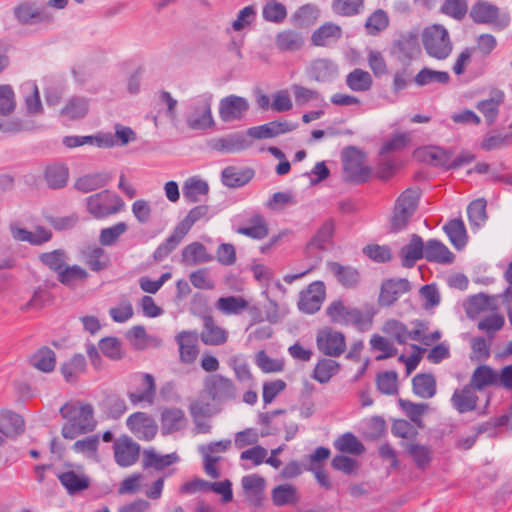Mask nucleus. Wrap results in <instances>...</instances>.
<instances>
[{
  "label": "nucleus",
  "mask_w": 512,
  "mask_h": 512,
  "mask_svg": "<svg viewBox=\"0 0 512 512\" xmlns=\"http://www.w3.org/2000/svg\"><path fill=\"white\" fill-rule=\"evenodd\" d=\"M238 234L247 236L255 240H262L269 234L267 221L260 214H254L247 220L246 226H240L235 229Z\"/></svg>",
  "instance_id": "33"
},
{
  "label": "nucleus",
  "mask_w": 512,
  "mask_h": 512,
  "mask_svg": "<svg viewBox=\"0 0 512 512\" xmlns=\"http://www.w3.org/2000/svg\"><path fill=\"white\" fill-rule=\"evenodd\" d=\"M340 368V364L332 359L323 358L319 360L314 368L312 377L319 383H327Z\"/></svg>",
  "instance_id": "57"
},
{
  "label": "nucleus",
  "mask_w": 512,
  "mask_h": 512,
  "mask_svg": "<svg viewBox=\"0 0 512 512\" xmlns=\"http://www.w3.org/2000/svg\"><path fill=\"white\" fill-rule=\"evenodd\" d=\"M326 288L322 281L309 284L306 290L300 293L298 307L307 314H314L320 310L325 299Z\"/></svg>",
  "instance_id": "11"
},
{
  "label": "nucleus",
  "mask_w": 512,
  "mask_h": 512,
  "mask_svg": "<svg viewBox=\"0 0 512 512\" xmlns=\"http://www.w3.org/2000/svg\"><path fill=\"white\" fill-rule=\"evenodd\" d=\"M88 272L78 265H66L64 269L58 273L57 280L66 286L72 285L76 281H85L88 278Z\"/></svg>",
  "instance_id": "64"
},
{
  "label": "nucleus",
  "mask_w": 512,
  "mask_h": 512,
  "mask_svg": "<svg viewBox=\"0 0 512 512\" xmlns=\"http://www.w3.org/2000/svg\"><path fill=\"white\" fill-rule=\"evenodd\" d=\"M473 22L477 24H498L500 10L499 7L484 0L476 1L469 12Z\"/></svg>",
  "instance_id": "22"
},
{
  "label": "nucleus",
  "mask_w": 512,
  "mask_h": 512,
  "mask_svg": "<svg viewBox=\"0 0 512 512\" xmlns=\"http://www.w3.org/2000/svg\"><path fill=\"white\" fill-rule=\"evenodd\" d=\"M505 94L502 90L494 89L490 97L479 101L476 108L483 114L488 125H492L499 114V106L504 102Z\"/></svg>",
  "instance_id": "27"
},
{
  "label": "nucleus",
  "mask_w": 512,
  "mask_h": 512,
  "mask_svg": "<svg viewBox=\"0 0 512 512\" xmlns=\"http://www.w3.org/2000/svg\"><path fill=\"white\" fill-rule=\"evenodd\" d=\"M111 177L106 173H93L79 177L74 182V188L82 193H89L106 186Z\"/></svg>",
  "instance_id": "40"
},
{
  "label": "nucleus",
  "mask_w": 512,
  "mask_h": 512,
  "mask_svg": "<svg viewBox=\"0 0 512 512\" xmlns=\"http://www.w3.org/2000/svg\"><path fill=\"white\" fill-rule=\"evenodd\" d=\"M372 84L370 73L360 68L354 69L346 76V85L355 92H366L370 90Z\"/></svg>",
  "instance_id": "52"
},
{
  "label": "nucleus",
  "mask_w": 512,
  "mask_h": 512,
  "mask_svg": "<svg viewBox=\"0 0 512 512\" xmlns=\"http://www.w3.org/2000/svg\"><path fill=\"white\" fill-rule=\"evenodd\" d=\"M307 73L315 81L327 82L337 74V66L329 59L319 58L311 62Z\"/></svg>",
  "instance_id": "32"
},
{
  "label": "nucleus",
  "mask_w": 512,
  "mask_h": 512,
  "mask_svg": "<svg viewBox=\"0 0 512 512\" xmlns=\"http://www.w3.org/2000/svg\"><path fill=\"white\" fill-rule=\"evenodd\" d=\"M334 448L341 454L361 455L365 452L364 444L351 432L340 435L333 442Z\"/></svg>",
  "instance_id": "42"
},
{
  "label": "nucleus",
  "mask_w": 512,
  "mask_h": 512,
  "mask_svg": "<svg viewBox=\"0 0 512 512\" xmlns=\"http://www.w3.org/2000/svg\"><path fill=\"white\" fill-rule=\"evenodd\" d=\"M410 289V283L405 278L387 279L381 284L378 303L380 306L389 307L393 305L401 295L409 292Z\"/></svg>",
  "instance_id": "15"
},
{
  "label": "nucleus",
  "mask_w": 512,
  "mask_h": 512,
  "mask_svg": "<svg viewBox=\"0 0 512 512\" xmlns=\"http://www.w3.org/2000/svg\"><path fill=\"white\" fill-rule=\"evenodd\" d=\"M201 341L206 345H221L227 340V333L217 326L212 316L203 317V329L200 334Z\"/></svg>",
  "instance_id": "34"
},
{
  "label": "nucleus",
  "mask_w": 512,
  "mask_h": 512,
  "mask_svg": "<svg viewBox=\"0 0 512 512\" xmlns=\"http://www.w3.org/2000/svg\"><path fill=\"white\" fill-rule=\"evenodd\" d=\"M252 142L242 132H234L225 136L212 139L209 146L212 150L221 153L233 154L246 150Z\"/></svg>",
  "instance_id": "12"
},
{
  "label": "nucleus",
  "mask_w": 512,
  "mask_h": 512,
  "mask_svg": "<svg viewBox=\"0 0 512 512\" xmlns=\"http://www.w3.org/2000/svg\"><path fill=\"white\" fill-rule=\"evenodd\" d=\"M335 231V221L332 218H329L324 221V223L319 227L316 234L308 243V246L314 247L320 250L326 248V244L329 243L334 235Z\"/></svg>",
  "instance_id": "56"
},
{
  "label": "nucleus",
  "mask_w": 512,
  "mask_h": 512,
  "mask_svg": "<svg viewBox=\"0 0 512 512\" xmlns=\"http://www.w3.org/2000/svg\"><path fill=\"white\" fill-rule=\"evenodd\" d=\"M57 478L70 495L82 492L90 486V478L83 472L68 470L57 474Z\"/></svg>",
  "instance_id": "24"
},
{
  "label": "nucleus",
  "mask_w": 512,
  "mask_h": 512,
  "mask_svg": "<svg viewBox=\"0 0 512 512\" xmlns=\"http://www.w3.org/2000/svg\"><path fill=\"white\" fill-rule=\"evenodd\" d=\"M417 153L424 162L449 170L450 152L438 147H429L419 150Z\"/></svg>",
  "instance_id": "53"
},
{
  "label": "nucleus",
  "mask_w": 512,
  "mask_h": 512,
  "mask_svg": "<svg viewBox=\"0 0 512 512\" xmlns=\"http://www.w3.org/2000/svg\"><path fill=\"white\" fill-rule=\"evenodd\" d=\"M249 109L248 101L240 96L229 95L220 100L219 116L224 122L240 120Z\"/></svg>",
  "instance_id": "17"
},
{
  "label": "nucleus",
  "mask_w": 512,
  "mask_h": 512,
  "mask_svg": "<svg viewBox=\"0 0 512 512\" xmlns=\"http://www.w3.org/2000/svg\"><path fill=\"white\" fill-rule=\"evenodd\" d=\"M249 303L240 296L221 297L216 302V308L226 315L240 314Z\"/></svg>",
  "instance_id": "59"
},
{
  "label": "nucleus",
  "mask_w": 512,
  "mask_h": 512,
  "mask_svg": "<svg viewBox=\"0 0 512 512\" xmlns=\"http://www.w3.org/2000/svg\"><path fill=\"white\" fill-rule=\"evenodd\" d=\"M14 15L22 25H32L48 20V16L43 11L28 3L15 7Z\"/></svg>",
  "instance_id": "43"
},
{
  "label": "nucleus",
  "mask_w": 512,
  "mask_h": 512,
  "mask_svg": "<svg viewBox=\"0 0 512 512\" xmlns=\"http://www.w3.org/2000/svg\"><path fill=\"white\" fill-rule=\"evenodd\" d=\"M390 55L402 66H410L421 55L418 34L412 31L400 33L392 41Z\"/></svg>",
  "instance_id": "7"
},
{
  "label": "nucleus",
  "mask_w": 512,
  "mask_h": 512,
  "mask_svg": "<svg viewBox=\"0 0 512 512\" xmlns=\"http://www.w3.org/2000/svg\"><path fill=\"white\" fill-rule=\"evenodd\" d=\"M212 100L213 95L209 92L191 100L185 119L190 129L204 131L215 125L211 111Z\"/></svg>",
  "instance_id": "4"
},
{
  "label": "nucleus",
  "mask_w": 512,
  "mask_h": 512,
  "mask_svg": "<svg viewBox=\"0 0 512 512\" xmlns=\"http://www.w3.org/2000/svg\"><path fill=\"white\" fill-rule=\"evenodd\" d=\"M213 260L206 247L198 241L186 245L181 251V263L185 266H196Z\"/></svg>",
  "instance_id": "25"
},
{
  "label": "nucleus",
  "mask_w": 512,
  "mask_h": 512,
  "mask_svg": "<svg viewBox=\"0 0 512 512\" xmlns=\"http://www.w3.org/2000/svg\"><path fill=\"white\" fill-rule=\"evenodd\" d=\"M406 452L412 457L415 465L419 469H425L432 459V451L431 449L422 444L418 443H404Z\"/></svg>",
  "instance_id": "54"
},
{
  "label": "nucleus",
  "mask_w": 512,
  "mask_h": 512,
  "mask_svg": "<svg viewBox=\"0 0 512 512\" xmlns=\"http://www.w3.org/2000/svg\"><path fill=\"white\" fill-rule=\"evenodd\" d=\"M343 35L342 28L333 22H326L311 35V44L317 47H328L338 42Z\"/></svg>",
  "instance_id": "23"
},
{
  "label": "nucleus",
  "mask_w": 512,
  "mask_h": 512,
  "mask_svg": "<svg viewBox=\"0 0 512 512\" xmlns=\"http://www.w3.org/2000/svg\"><path fill=\"white\" fill-rule=\"evenodd\" d=\"M327 267L344 288L354 289L360 284L361 274L355 267L338 262H328Z\"/></svg>",
  "instance_id": "20"
},
{
  "label": "nucleus",
  "mask_w": 512,
  "mask_h": 512,
  "mask_svg": "<svg viewBox=\"0 0 512 512\" xmlns=\"http://www.w3.org/2000/svg\"><path fill=\"white\" fill-rule=\"evenodd\" d=\"M479 397L469 384L463 388L455 389L451 397V404L458 413L464 414L477 408Z\"/></svg>",
  "instance_id": "21"
},
{
  "label": "nucleus",
  "mask_w": 512,
  "mask_h": 512,
  "mask_svg": "<svg viewBox=\"0 0 512 512\" xmlns=\"http://www.w3.org/2000/svg\"><path fill=\"white\" fill-rule=\"evenodd\" d=\"M297 127V123H292L287 120L271 121L260 126L249 128L247 130V135L254 139L275 138L281 134L291 132Z\"/></svg>",
  "instance_id": "19"
},
{
  "label": "nucleus",
  "mask_w": 512,
  "mask_h": 512,
  "mask_svg": "<svg viewBox=\"0 0 512 512\" xmlns=\"http://www.w3.org/2000/svg\"><path fill=\"white\" fill-rule=\"evenodd\" d=\"M124 201L110 190H102L86 198L87 211L96 219L117 214L124 208Z\"/></svg>",
  "instance_id": "5"
},
{
  "label": "nucleus",
  "mask_w": 512,
  "mask_h": 512,
  "mask_svg": "<svg viewBox=\"0 0 512 512\" xmlns=\"http://www.w3.org/2000/svg\"><path fill=\"white\" fill-rule=\"evenodd\" d=\"M185 236L186 234L178 226H175L172 233L155 249L153 259L156 262L163 261L178 247Z\"/></svg>",
  "instance_id": "39"
},
{
  "label": "nucleus",
  "mask_w": 512,
  "mask_h": 512,
  "mask_svg": "<svg viewBox=\"0 0 512 512\" xmlns=\"http://www.w3.org/2000/svg\"><path fill=\"white\" fill-rule=\"evenodd\" d=\"M450 79V74L446 71H437L424 67L416 74L413 81L417 86L422 87L434 83L448 84Z\"/></svg>",
  "instance_id": "51"
},
{
  "label": "nucleus",
  "mask_w": 512,
  "mask_h": 512,
  "mask_svg": "<svg viewBox=\"0 0 512 512\" xmlns=\"http://www.w3.org/2000/svg\"><path fill=\"white\" fill-rule=\"evenodd\" d=\"M68 259V255L63 249H55L50 252L41 253L39 255V260L42 264L47 266L51 271L55 272L57 275L61 272L66 266V261Z\"/></svg>",
  "instance_id": "58"
},
{
  "label": "nucleus",
  "mask_w": 512,
  "mask_h": 512,
  "mask_svg": "<svg viewBox=\"0 0 512 512\" xmlns=\"http://www.w3.org/2000/svg\"><path fill=\"white\" fill-rule=\"evenodd\" d=\"M498 374L488 365H479L473 372L468 383L475 390H483L487 386L497 384Z\"/></svg>",
  "instance_id": "41"
},
{
  "label": "nucleus",
  "mask_w": 512,
  "mask_h": 512,
  "mask_svg": "<svg viewBox=\"0 0 512 512\" xmlns=\"http://www.w3.org/2000/svg\"><path fill=\"white\" fill-rule=\"evenodd\" d=\"M413 392L424 399L432 398L436 394V380L432 374L420 373L412 379Z\"/></svg>",
  "instance_id": "45"
},
{
  "label": "nucleus",
  "mask_w": 512,
  "mask_h": 512,
  "mask_svg": "<svg viewBox=\"0 0 512 512\" xmlns=\"http://www.w3.org/2000/svg\"><path fill=\"white\" fill-rule=\"evenodd\" d=\"M400 256L402 265L412 268L418 260L424 258L423 239L417 234H412L409 243L401 248Z\"/></svg>",
  "instance_id": "31"
},
{
  "label": "nucleus",
  "mask_w": 512,
  "mask_h": 512,
  "mask_svg": "<svg viewBox=\"0 0 512 512\" xmlns=\"http://www.w3.org/2000/svg\"><path fill=\"white\" fill-rule=\"evenodd\" d=\"M60 414L67 421L61 429L65 439L73 440L79 435L92 432L97 424L93 406L89 403L67 402L60 408Z\"/></svg>",
  "instance_id": "1"
},
{
  "label": "nucleus",
  "mask_w": 512,
  "mask_h": 512,
  "mask_svg": "<svg viewBox=\"0 0 512 512\" xmlns=\"http://www.w3.org/2000/svg\"><path fill=\"white\" fill-rule=\"evenodd\" d=\"M326 314L332 323L353 325L358 330L365 331L371 326L375 311L371 305H366L365 310H360L346 306L342 300H335L327 306Z\"/></svg>",
  "instance_id": "2"
},
{
  "label": "nucleus",
  "mask_w": 512,
  "mask_h": 512,
  "mask_svg": "<svg viewBox=\"0 0 512 512\" xmlns=\"http://www.w3.org/2000/svg\"><path fill=\"white\" fill-rule=\"evenodd\" d=\"M275 45L282 52H296L304 46V38L300 32L287 29L277 33Z\"/></svg>",
  "instance_id": "36"
},
{
  "label": "nucleus",
  "mask_w": 512,
  "mask_h": 512,
  "mask_svg": "<svg viewBox=\"0 0 512 512\" xmlns=\"http://www.w3.org/2000/svg\"><path fill=\"white\" fill-rule=\"evenodd\" d=\"M81 260L93 272L106 270L110 265L108 253L99 245L86 244L79 250Z\"/></svg>",
  "instance_id": "14"
},
{
  "label": "nucleus",
  "mask_w": 512,
  "mask_h": 512,
  "mask_svg": "<svg viewBox=\"0 0 512 512\" xmlns=\"http://www.w3.org/2000/svg\"><path fill=\"white\" fill-rule=\"evenodd\" d=\"M203 392L213 402L222 404L237 397V388L233 381L222 374H210L203 379Z\"/></svg>",
  "instance_id": "8"
},
{
  "label": "nucleus",
  "mask_w": 512,
  "mask_h": 512,
  "mask_svg": "<svg viewBox=\"0 0 512 512\" xmlns=\"http://www.w3.org/2000/svg\"><path fill=\"white\" fill-rule=\"evenodd\" d=\"M101 406L104 413L112 419H119L127 410L125 400L114 393L107 394Z\"/></svg>",
  "instance_id": "55"
},
{
  "label": "nucleus",
  "mask_w": 512,
  "mask_h": 512,
  "mask_svg": "<svg viewBox=\"0 0 512 512\" xmlns=\"http://www.w3.org/2000/svg\"><path fill=\"white\" fill-rule=\"evenodd\" d=\"M140 445L128 436H122L114 443V457L121 467H129L137 462Z\"/></svg>",
  "instance_id": "16"
},
{
  "label": "nucleus",
  "mask_w": 512,
  "mask_h": 512,
  "mask_svg": "<svg viewBox=\"0 0 512 512\" xmlns=\"http://www.w3.org/2000/svg\"><path fill=\"white\" fill-rule=\"evenodd\" d=\"M273 504L277 507L295 504L299 501L297 488L292 484H281L271 493Z\"/></svg>",
  "instance_id": "48"
},
{
  "label": "nucleus",
  "mask_w": 512,
  "mask_h": 512,
  "mask_svg": "<svg viewBox=\"0 0 512 512\" xmlns=\"http://www.w3.org/2000/svg\"><path fill=\"white\" fill-rule=\"evenodd\" d=\"M209 192L208 183L197 177L187 179L183 185V196L189 203L200 201V196Z\"/></svg>",
  "instance_id": "50"
},
{
  "label": "nucleus",
  "mask_w": 512,
  "mask_h": 512,
  "mask_svg": "<svg viewBox=\"0 0 512 512\" xmlns=\"http://www.w3.org/2000/svg\"><path fill=\"white\" fill-rule=\"evenodd\" d=\"M44 179L50 189H62L67 185L69 179V169L64 164H49L45 168Z\"/></svg>",
  "instance_id": "35"
},
{
  "label": "nucleus",
  "mask_w": 512,
  "mask_h": 512,
  "mask_svg": "<svg viewBox=\"0 0 512 512\" xmlns=\"http://www.w3.org/2000/svg\"><path fill=\"white\" fill-rule=\"evenodd\" d=\"M487 202L484 198L472 201L467 207L469 223L472 227H480L487 219Z\"/></svg>",
  "instance_id": "63"
},
{
  "label": "nucleus",
  "mask_w": 512,
  "mask_h": 512,
  "mask_svg": "<svg viewBox=\"0 0 512 512\" xmlns=\"http://www.w3.org/2000/svg\"><path fill=\"white\" fill-rule=\"evenodd\" d=\"M60 370L67 382H76L79 375L86 370V359L84 355L75 354L68 362L61 365Z\"/></svg>",
  "instance_id": "49"
},
{
  "label": "nucleus",
  "mask_w": 512,
  "mask_h": 512,
  "mask_svg": "<svg viewBox=\"0 0 512 512\" xmlns=\"http://www.w3.org/2000/svg\"><path fill=\"white\" fill-rule=\"evenodd\" d=\"M316 344L320 352L330 357H339L346 350L345 335L329 327L318 332Z\"/></svg>",
  "instance_id": "10"
},
{
  "label": "nucleus",
  "mask_w": 512,
  "mask_h": 512,
  "mask_svg": "<svg viewBox=\"0 0 512 512\" xmlns=\"http://www.w3.org/2000/svg\"><path fill=\"white\" fill-rule=\"evenodd\" d=\"M199 334L196 331H182L175 336L179 347V360L184 364H192L198 357Z\"/></svg>",
  "instance_id": "18"
},
{
  "label": "nucleus",
  "mask_w": 512,
  "mask_h": 512,
  "mask_svg": "<svg viewBox=\"0 0 512 512\" xmlns=\"http://www.w3.org/2000/svg\"><path fill=\"white\" fill-rule=\"evenodd\" d=\"M254 177L252 168H239L236 166H227L222 170V183L229 188H239L246 185Z\"/></svg>",
  "instance_id": "26"
},
{
  "label": "nucleus",
  "mask_w": 512,
  "mask_h": 512,
  "mask_svg": "<svg viewBox=\"0 0 512 512\" xmlns=\"http://www.w3.org/2000/svg\"><path fill=\"white\" fill-rule=\"evenodd\" d=\"M424 258L429 262L450 264L455 256L441 241L430 239L424 244Z\"/></svg>",
  "instance_id": "30"
},
{
  "label": "nucleus",
  "mask_w": 512,
  "mask_h": 512,
  "mask_svg": "<svg viewBox=\"0 0 512 512\" xmlns=\"http://www.w3.org/2000/svg\"><path fill=\"white\" fill-rule=\"evenodd\" d=\"M343 172L346 181L356 184L366 182L371 175V169L362 165L360 153L354 147H350L348 152L345 153Z\"/></svg>",
  "instance_id": "9"
},
{
  "label": "nucleus",
  "mask_w": 512,
  "mask_h": 512,
  "mask_svg": "<svg viewBox=\"0 0 512 512\" xmlns=\"http://www.w3.org/2000/svg\"><path fill=\"white\" fill-rule=\"evenodd\" d=\"M398 403L410 421L421 427L422 416L429 409V405L427 403H414L402 398L398 400Z\"/></svg>",
  "instance_id": "62"
},
{
  "label": "nucleus",
  "mask_w": 512,
  "mask_h": 512,
  "mask_svg": "<svg viewBox=\"0 0 512 512\" xmlns=\"http://www.w3.org/2000/svg\"><path fill=\"white\" fill-rule=\"evenodd\" d=\"M142 385L144 389L142 391L129 392L128 397L130 401L136 405L141 402L153 404L156 397V384L154 377L145 373L142 375Z\"/></svg>",
  "instance_id": "44"
},
{
  "label": "nucleus",
  "mask_w": 512,
  "mask_h": 512,
  "mask_svg": "<svg viewBox=\"0 0 512 512\" xmlns=\"http://www.w3.org/2000/svg\"><path fill=\"white\" fill-rule=\"evenodd\" d=\"M126 425L137 438L146 441L152 440L158 430L155 421L144 412L131 414L126 420Z\"/></svg>",
  "instance_id": "13"
},
{
  "label": "nucleus",
  "mask_w": 512,
  "mask_h": 512,
  "mask_svg": "<svg viewBox=\"0 0 512 512\" xmlns=\"http://www.w3.org/2000/svg\"><path fill=\"white\" fill-rule=\"evenodd\" d=\"M262 17L267 22L280 24L287 17V9L281 2L270 0L263 6Z\"/></svg>",
  "instance_id": "61"
},
{
  "label": "nucleus",
  "mask_w": 512,
  "mask_h": 512,
  "mask_svg": "<svg viewBox=\"0 0 512 512\" xmlns=\"http://www.w3.org/2000/svg\"><path fill=\"white\" fill-rule=\"evenodd\" d=\"M25 431L23 418L10 410H3L0 413V433L8 438H15Z\"/></svg>",
  "instance_id": "29"
},
{
  "label": "nucleus",
  "mask_w": 512,
  "mask_h": 512,
  "mask_svg": "<svg viewBox=\"0 0 512 512\" xmlns=\"http://www.w3.org/2000/svg\"><path fill=\"white\" fill-rule=\"evenodd\" d=\"M410 142L411 137L409 133L398 132L383 143L380 149V154L382 156H386L391 153L403 151L409 146Z\"/></svg>",
  "instance_id": "60"
},
{
  "label": "nucleus",
  "mask_w": 512,
  "mask_h": 512,
  "mask_svg": "<svg viewBox=\"0 0 512 512\" xmlns=\"http://www.w3.org/2000/svg\"><path fill=\"white\" fill-rule=\"evenodd\" d=\"M178 460L179 457L176 453L159 455L154 449H146L143 451L142 466L144 469L153 468L161 471Z\"/></svg>",
  "instance_id": "38"
},
{
  "label": "nucleus",
  "mask_w": 512,
  "mask_h": 512,
  "mask_svg": "<svg viewBox=\"0 0 512 512\" xmlns=\"http://www.w3.org/2000/svg\"><path fill=\"white\" fill-rule=\"evenodd\" d=\"M421 40L426 53L434 59L445 60L452 52L453 44L449 33L440 24L426 27L422 31Z\"/></svg>",
  "instance_id": "3"
},
{
  "label": "nucleus",
  "mask_w": 512,
  "mask_h": 512,
  "mask_svg": "<svg viewBox=\"0 0 512 512\" xmlns=\"http://www.w3.org/2000/svg\"><path fill=\"white\" fill-rule=\"evenodd\" d=\"M241 485L248 501L255 507L261 506L265 488L264 478L257 474L246 475L242 478Z\"/></svg>",
  "instance_id": "28"
},
{
  "label": "nucleus",
  "mask_w": 512,
  "mask_h": 512,
  "mask_svg": "<svg viewBox=\"0 0 512 512\" xmlns=\"http://www.w3.org/2000/svg\"><path fill=\"white\" fill-rule=\"evenodd\" d=\"M419 198V191L414 189H406L398 196L391 218V231L399 232L407 227L416 212Z\"/></svg>",
  "instance_id": "6"
},
{
  "label": "nucleus",
  "mask_w": 512,
  "mask_h": 512,
  "mask_svg": "<svg viewBox=\"0 0 512 512\" xmlns=\"http://www.w3.org/2000/svg\"><path fill=\"white\" fill-rule=\"evenodd\" d=\"M30 362L39 371L49 373L55 368L56 355L51 348L43 346L32 355Z\"/></svg>",
  "instance_id": "47"
},
{
  "label": "nucleus",
  "mask_w": 512,
  "mask_h": 512,
  "mask_svg": "<svg viewBox=\"0 0 512 512\" xmlns=\"http://www.w3.org/2000/svg\"><path fill=\"white\" fill-rule=\"evenodd\" d=\"M443 230L447 234L451 244L457 249H462L467 244V232L464 222L461 219H452Z\"/></svg>",
  "instance_id": "46"
},
{
  "label": "nucleus",
  "mask_w": 512,
  "mask_h": 512,
  "mask_svg": "<svg viewBox=\"0 0 512 512\" xmlns=\"http://www.w3.org/2000/svg\"><path fill=\"white\" fill-rule=\"evenodd\" d=\"M186 422L185 414L180 408H167L161 414V429L164 434L183 429Z\"/></svg>",
  "instance_id": "37"
}]
</instances>
